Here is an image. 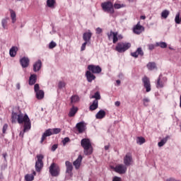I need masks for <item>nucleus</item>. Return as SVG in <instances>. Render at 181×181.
<instances>
[{
	"instance_id": "b1692460",
	"label": "nucleus",
	"mask_w": 181,
	"mask_h": 181,
	"mask_svg": "<svg viewBox=\"0 0 181 181\" xmlns=\"http://www.w3.org/2000/svg\"><path fill=\"white\" fill-rule=\"evenodd\" d=\"M35 94L37 100H43V98H45V91L42 90L35 92Z\"/></svg>"
},
{
	"instance_id": "f3484780",
	"label": "nucleus",
	"mask_w": 181,
	"mask_h": 181,
	"mask_svg": "<svg viewBox=\"0 0 181 181\" xmlns=\"http://www.w3.org/2000/svg\"><path fill=\"white\" fill-rule=\"evenodd\" d=\"M131 56L135 59L138 58V56H141L142 57V56H144V50H142L141 47H139L136 52L131 53Z\"/></svg>"
},
{
	"instance_id": "7c9ffc66",
	"label": "nucleus",
	"mask_w": 181,
	"mask_h": 181,
	"mask_svg": "<svg viewBox=\"0 0 181 181\" xmlns=\"http://www.w3.org/2000/svg\"><path fill=\"white\" fill-rule=\"evenodd\" d=\"M169 138L170 136H167L165 138L163 139L160 142L158 143V146L160 148H162V146H163V145L168 142V139H169Z\"/></svg>"
},
{
	"instance_id": "c756f323",
	"label": "nucleus",
	"mask_w": 181,
	"mask_h": 181,
	"mask_svg": "<svg viewBox=\"0 0 181 181\" xmlns=\"http://www.w3.org/2000/svg\"><path fill=\"white\" fill-rule=\"evenodd\" d=\"M9 11L12 19V23H15V22H16V13L12 9H10Z\"/></svg>"
},
{
	"instance_id": "e2e57ef3",
	"label": "nucleus",
	"mask_w": 181,
	"mask_h": 181,
	"mask_svg": "<svg viewBox=\"0 0 181 181\" xmlns=\"http://www.w3.org/2000/svg\"><path fill=\"white\" fill-rule=\"evenodd\" d=\"M140 19L145 20V19H146V16H140Z\"/></svg>"
},
{
	"instance_id": "4be33fe9",
	"label": "nucleus",
	"mask_w": 181,
	"mask_h": 181,
	"mask_svg": "<svg viewBox=\"0 0 181 181\" xmlns=\"http://www.w3.org/2000/svg\"><path fill=\"white\" fill-rule=\"evenodd\" d=\"M97 108H98V100H94L92 105H90L89 110L90 111H95Z\"/></svg>"
},
{
	"instance_id": "412c9836",
	"label": "nucleus",
	"mask_w": 181,
	"mask_h": 181,
	"mask_svg": "<svg viewBox=\"0 0 181 181\" xmlns=\"http://www.w3.org/2000/svg\"><path fill=\"white\" fill-rule=\"evenodd\" d=\"M42 69V61L39 59L33 64V71L36 73V71H39Z\"/></svg>"
},
{
	"instance_id": "4c0bfd02",
	"label": "nucleus",
	"mask_w": 181,
	"mask_h": 181,
	"mask_svg": "<svg viewBox=\"0 0 181 181\" xmlns=\"http://www.w3.org/2000/svg\"><path fill=\"white\" fill-rule=\"evenodd\" d=\"M91 98H95L96 101H98V100H101V95H100V92H96L94 95H92Z\"/></svg>"
},
{
	"instance_id": "69168bd1",
	"label": "nucleus",
	"mask_w": 181,
	"mask_h": 181,
	"mask_svg": "<svg viewBox=\"0 0 181 181\" xmlns=\"http://www.w3.org/2000/svg\"><path fill=\"white\" fill-rule=\"evenodd\" d=\"M117 39H118V40L122 39V35H118V36H117Z\"/></svg>"
},
{
	"instance_id": "c03bdc74",
	"label": "nucleus",
	"mask_w": 181,
	"mask_h": 181,
	"mask_svg": "<svg viewBox=\"0 0 181 181\" xmlns=\"http://www.w3.org/2000/svg\"><path fill=\"white\" fill-rule=\"evenodd\" d=\"M8 23V21H6V19H3L1 21V25L4 28V29H6V25Z\"/></svg>"
},
{
	"instance_id": "dca6fc26",
	"label": "nucleus",
	"mask_w": 181,
	"mask_h": 181,
	"mask_svg": "<svg viewBox=\"0 0 181 181\" xmlns=\"http://www.w3.org/2000/svg\"><path fill=\"white\" fill-rule=\"evenodd\" d=\"M30 62V60H29V58L26 57H23L20 59V63L23 69H26V67H28Z\"/></svg>"
},
{
	"instance_id": "a18cd8bd",
	"label": "nucleus",
	"mask_w": 181,
	"mask_h": 181,
	"mask_svg": "<svg viewBox=\"0 0 181 181\" xmlns=\"http://www.w3.org/2000/svg\"><path fill=\"white\" fill-rule=\"evenodd\" d=\"M34 91L35 93H37V91H40V86H39L38 83L34 86Z\"/></svg>"
},
{
	"instance_id": "f03ea898",
	"label": "nucleus",
	"mask_w": 181,
	"mask_h": 181,
	"mask_svg": "<svg viewBox=\"0 0 181 181\" xmlns=\"http://www.w3.org/2000/svg\"><path fill=\"white\" fill-rule=\"evenodd\" d=\"M81 145L83 148L84 155L88 156L93 153V146L88 139H83L81 141Z\"/></svg>"
},
{
	"instance_id": "aec40b11",
	"label": "nucleus",
	"mask_w": 181,
	"mask_h": 181,
	"mask_svg": "<svg viewBox=\"0 0 181 181\" xmlns=\"http://www.w3.org/2000/svg\"><path fill=\"white\" fill-rule=\"evenodd\" d=\"M142 30H144V27L139 24H137L134 27L133 32L136 33V35H141V33H142Z\"/></svg>"
},
{
	"instance_id": "603ef678",
	"label": "nucleus",
	"mask_w": 181,
	"mask_h": 181,
	"mask_svg": "<svg viewBox=\"0 0 181 181\" xmlns=\"http://www.w3.org/2000/svg\"><path fill=\"white\" fill-rule=\"evenodd\" d=\"M6 129H8V124H4L3 127V134H6Z\"/></svg>"
},
{
	"instance_id": "864d4df0",
	"label": "nucleus",
	"mask_w": 181,
	"mask_h": 181,
	"mask_svg": "<svg viewBox=\"0 0 181 181\" xmlns=\"http://www.w3.org/2000/svg\"><path fill=\"white\" fill-rule=\"evenodd\" d=\"M114 8L115 9H119V8H121V4H114Z\"/></svg>"
},
{
	"instance_id": "a211bd4d",
	"label": "nucleus",
	"mask_w": 181,
	"mask_h": 181,
	"mask_svg": "<svg viewBox=\"0 0 181 181\" xmlns=\"http://www.w3.org/2000/svg\"><path fill=\"white\" fill-rule=\"evenodd\" d=\"M93 36V33L88 30L87 33H84L83 35V40L86 43H90V40H91V37Z\"/></svg>"
},
{
	"instance_id": "f8f14e48",
	"label": "nucleus",
	"mask_w": 181,
	"mask_h": 181,
	"mask_svg": "<svg viewBox=\"0 0 181 181\" xmlns=\"http://www.w3.org/2000/svg\"><path fill=\"white\" fill-rule=\"evenodd\" d=\"M76 128L79 134H83L86 131V123L84 122H81L76 124Z\"/></svg>"
},
{
	"instance_id": "7ed1b4c3",
	"label": "nucleus",
	"mask_w": 181,
	"mask_h": 181,
	"mask_svg": "<svg viewBox=\"0 0 181 181\" xmlns=\"http://www.w3.org/2000/svg\"><path fill=\"white\" fill-rule=\"evenodd\" d=\"M131 47V43L130 42H119L115 47L116 52H118L119 53H124V52H127L129 48Z\"/></svg>"
},
{
	"instance_id": "f704fd0d",
	"label": "nucleus",
	"mask_w": 181,
	"mask_h": 181,
	"mask_svg": "<svg viewBox=\"0 0 181 181\" xmlns=\"http://www.w3.org/2000/svg\"><path fill=\"white\" fill-rule=\"evenodd\" d=\"M146 140L145 138L140 136L137 137L136 144H139V145H142L143 144H145Z\"/></svg>"
},
{
	"instance_id": "9b49d317",
	"label": "nucleus",
	"mask_w": 181,
	"mask_h": 181,
	"mask_svg": "<svg viewBox=\"0 0 181 181\" xmlns=\"http://www.w3.org/2000/svg\"><path fill=\"white\" fill-rule=\"evenodd\" d=\"M66 173H67L71 177H73V164L70 161H66Z\"/></svg>"
},
{
	"instance_id": "6ab92c4d",
	"label": "nucleus",
	"mask_w": 181,
	"mask_h": 181,
	"mask_svg": "<svg viewBox=\"0 0 181 181\" xmlns=\"http://www.w3.org/2000/svg\"><path fill=\"white\" fill-rule=\"evenodd\" d=\"M86 80H87V81H88V83H92L93 80L95 79V76L94 74H93V72H91L90 71H87L86 72Z\"/></svg>"
},
{
	"instance_id": "a878e982",
	"label": "nucleus",
	"mask_w": 181,
	"mask_h": 181,
	"mask_svg": "<svg viewBox=\"0 0 181 181\" xmlns=\"http://www.w3.org/2000/svg\"><path fill=\"white\" fill-rule=\"evenodd\" d=\"M36 80H37V76H36V74L31 75L29 78L30 86H33V84H35Z\"/></svg>"
},
{
	"instance_id": "c9c22d12",
	"label": "nucleus",
	"mask_w": 181,
	"mask_h": 181,
	"mask_svg": "<svg viewBox=\"0 0 181 181\" xmlns=\"http://www.w3.org/2000/svg\"><path fill=\"white\" fill-rule=\"evenodd\" d=\"M52 135H57V134H60L62 132V129L60 128H54L51 129Z\"/></svg>"
},
{
	"instance_id": "e433bc0d",
	"label": "nucleus",
	"mask_w": 181,
	"mask_h": 181,
	"mask_svg": "<svg viewBox=\"0 0 181 181\" xmlns=\"http://www.w3.org/2000/svg\"><path fill=\"white\" fill-rule=\"evenodd\" d=\"M175 22L177 25H180L181 19H180V13H177L175 18Z\"/></svg>"
},
{
	"instance_id": "c85d7f7f",
	"label": "nucleus",
	"mask_w": 181,
	"mask_h": 181,
	"mask_svg": "<svg viewBox=\"0 0 181 181\" xmlns=\"http://www.w3.org/2000/svg\"><path fill=\"white\" fill-rule=\"evenodd\" d=\"M16 52H18V47H12L9 51L11 57H15V56H16Z\"/></svg>"
},
{
	"instance_id": "a19ab883",
	"label": "nucleus",
	"mask_w": 181,
	"mask_h": 181,
	"mask_svg": "<svg viewBox=\"0 0 181 181\" xmlns=\"http://www.w3.org/2000/svg\"><path fill=\"white\" fill-rule=\"evenodd\" d=\"M118 42V33H115L113 35V43Z\"/></svg>"
},
{
	"instance_id": "39448f33",
	"label": "nucleus",
	"mask_w": 181,
	"mask_h": 181,
	"mask_svg": "<svg viewBox=\"0 0 181 181\" xmlns=\"http://www.w3.org/2000/svg\"><path fill=\"white\" fill-rule=\"evenodd\" d=\"M49 172L53 177H57L60 175V167L54 163H52L49 168Z\"/></svg>"
},
{
	"instance_id": "f257e3e1",
	"label": "nucleus",
	"mask_w": 181,
	"mask_h": 181,
	"mask_svg": "<svg viewBox=\"0 0 181 181\" xmlns=\"http://www.w3.org/2000/svg\"><path fill=\"white\" fill-rule=\"evenodd\" d=\"M18 121V124H24L23 132H26L29 131L31 128L30 119H29V116L28 115H23L13 112L11 114V122L13 124Z\"/></svg>"
},
{
	"instance_id": "09e8293b",
	"label": "nucleus",
	"mask_w": 181,
	"mask_h": 181,
	"mask_svg": "<svg viewBox=\"0 0 181 181\" xmlns=\"http://www.w3.org/2000/svg\"><path fill=\"white\" fill-rule=\"evenodd\" d=\"M115 33V32H112V31H110V33H107V37H108V39H111V37H112V36H114V34Z\"/></svg>"
},
{
	"instance_id": "0e129e2a",
	"label": "nucleus",
	"mask_w": 181,
	"mask_h": 181,
	"mask_svg": "<svg viewBox=\"0 0 181 181\" xmlns=\"http://www.w3.org/2000/svg\"><path fill=\"white\" fill-rule=\"evenodd\" d=\"M116 83H117V86H119V84H121V81L117 80Z\"/></svg>"
},
{
	"instance_id": "ddd939ff",
	"label": "nucleus",
	"mask_w": 181,
	"mask_h": 181,
	"mask_svg": "<svg viewBox=\"0 0 181 181\" xmlns=\"http://www.w3.org/2000/svg\"><path fill=\"white\" fill-rule=\"evenodd\" d=\"M124 163L125 166H129L132 163V155L127 153L124 158Z\"/></svg>"
},
{
	"instance_id": "49530a36",
	"label": "nucleus",
	"mask_w": 181,
	"mask_h": 181,
	"mask_svg": "<svg viewBox=\"0 0 181 181\" xmlns=\"http://www.w3.org/2000/svg\"><path fill=\"white\" fill-rule=\"evenodd\" d=\"M87 43H88V42H83V44H82V46H81V52H84V50H86V46H87Z\"/></svg>"
},
{
	"instance_id": "2f4dec72",
	"label": "nucleus",
	"mask_w": 181,
	"mask_h": 181,
	"mask_svg": "<svg viewBox=\"0 0 181 181\" xmlns=\"http://www.w3.org/2000/svg\"><path fill=\"white\" fill-rule=\"evenodd\" d=\"M80 101V98L77 95H72L71 97V103L74 104L76 103H78Z\"/></svg>"
},
{
	"instance_id": "4468645a",
	"label": "nucleus",
	"mask_w": 181,
	"mask_h": 181,
	"mask_svg": "<svg viewBox=\"0 0 181 181\" xmlns=\"http://www.w3.org/2000/svg\"><path fill=\"white\" fill-rule=\"evenodd\" d=\"M51 135H53V132H52V129H47L42 134L40 144H43L45 142V140L47 136H51Z\"/></svg>"
},
{
	"instance_id": "2eb2a0df",
	"label": "nucleus",
	"mask_w": 181,
	"mask_h": 181,
	"mask_svg": "<svg viewBox=\"0 0 181 181\" xmlns=\"http://www.w3.org/2000/svg\"><path fill=\"white\" fill-rule=\"evenodd\" d=\"M82 160H83V156H81V155H79L77 159L75 161H74L73 165L75 169H76V170H78V169H80V166H81Z\"/></svg>"
},
{
	"instance_id": "052dcab7",
	"label": "nucleus",
	"mask_w": 181,
	"mask_h": 181,
	"mask_svg": "<svg viewBox=\"0 0 181 181\" xmlns=\"http://www.w3.org/2000/svg\"><path fill=\"white\" fill-rule=\"evenodd\" d=\"M17 90H21V83H17L16 86Z\"/></svg>"
},
{
	"instance_id": "680f3d73",
	"label": "nucleus",
	"mask_w": 181,
	"mask_h": 181,
	"mask_svg": "<svg viewBox=\"0 0 181 181\" xmlns=\"http://www.w3.org/2000/svg\"><path fill=\"white\" fill-rule=\"evenodd\" d=\"M105 151H108V149H110V145L105 146Z\"/></svg>"
},
{
	"instance_id": "5fc2aeb1",
	"label": "nucleus",
	"mask_w": 181,
	"mask_h": 181,
	"mask_svg": "<svg viewBox=\"0 0 181 181\" xmlns=\"http://www.w3.org/2000/svg\"><path fill=\"white\" fill-rule=\"evenodd\" d=\"M166 181H180V180H176L175 178H173V177H170V178H168Z\"/></svg>"
},
{
	"instance_id": "ea45409f",
	"label": "nucleus",
	"mask_w": 181,
	"mask_h": 181,
	"mask_svg": "<svg viewBox=\"0 0 181 181\" xmlns=\"http://www.w3.org/2000/svg\"><path fill=\"white\" fill-rule=\"evenodd\" d=\"M149 101H151V100L148 98H145L143 99V104H144V107H148V105L149 104Z\"/></svg>"
},
{
	"instance_id": "473e14b6",
	"label": "nucleus",
	"mask_w": 181,
	"mask_h": 181,
	"mask_svg": "<svg viewBox=\"0 0 181 181\" xmlns=\"http://www.w3.org/2000/svg\"><path fill=\"white\" fill-rule=\"evenodd\" d=\"M35 180V176L32 174H27L25 175V181H33Z\"/></svg>"
},
{
	"instance_id": "423d86ee",
	"label": "nucleus",
	"mask_w": 181,
	"mask_h": 181,
	"mask_svg": "<svg viewBox=\"0 0 181 181\" xmlns=\"http://www.w3.org/2000/svg\"><path fill=\"white\" fill-rule=\"evenodd\" d=\"M101 7L104 12H107V13H114V5L111 1H107L101 4Z\"/></svg>"
},
{
	"instance_id": "3c124183",
	"label": "nucleus",
	"mask_w": 181,
	"mask_h": 181,
	"mask_svg": "<svg viewBox=\"0 0 181 181\" xmlns=\"http://www.w3.org/2000/svg\"><path fill=\"white\" fill-rule=\"evenodd\" d=\"M95 30H96L97 35H100V33H103V29H101L100 28H96Z\"/></svg>"
},
{
	"instance_id": "37998d69",
	"label": "nucleus",
	"mask_w": 181,
	"mask_h": 181,
	"mask_svg": "<svg viewBox=\"0 0 181 181\" xmlns=\"http://www.w3.org/2000/svg\"><path fill=\"white\" fill-rule=\"evenodd\" d=\"M59 88H63V87H66V82L64 81H59L58 84Z\"/></svg>"
},
{
	"instance_id": "6e6552de",
	"label": "nucleus",
	"mask_w": 181,
	"mask_h": 181,
	"mask_svg": "<svg viewBox=\"0 0 181 181\" xmlns=\"http://www.w3.org/2000/svg\"><path fill=\"white\" fill-rule=\"evenodd\" d=\"M142 82L144 83V87L146 88V93H149L151 91V81L149 80V78L148 76H145L142 78Z\"/></svg>"
},
{
	"instance_id": "1a4fd4ad",
	"label": "nucleus",
	"mask_w": 181,
	"mask_h": 181,
	"mask_svg": "<svg viewBox=\"0 0 181 181\" xmlns=\"http://www.w3.org/2000/svg\"><path fill=\"white\" fill-rule=\"evenodd\" d=\"M166 77H163L162 74H160L158 78L157 79L156 87L157 88H163L165 83L166 81Z\"/></svg>"
},
{
	"instance_id": "cd10ccee",
	"label": "nucleus",
	"mask_w": 181,
	"mask_h": 181,
	"mask_svg": "<svg viewBox=\"0 0 181 181\" xmlns=\"http://www.w3.org/2000/svg\"><path fill=\"white\" fill-rule=\"evenodd\" d=\"M146 67L150 71L155 70V69H157L156 63H155V62H148L146 65Z\"/></svg>"
},
{
	"instance_id": "bb28decb",
	"label": "nucleus",
	"mask_w": 181,
	"mask_h": 181,
	"mask_svg": "<svg viewBox=\"0 0 181 181\" xmlns=\"http://www.w3.org/2000/svg\"><path fill=\"white\" fill-rule=\"evenodd\" d=\"M47 5L48 8L54 9L56 5V0H47Z\"/></svg>"
},
{
	"instance_id": "bf43d9fd",
	"label": "nucleus",
	"mask_w": 181,
	"mask_h": 181,
	"mask_svg": "<svg viewBox=\"0 0 181 181\" xmlns=\"http://www.w3.org/2000/svg\"><path fill=\"white\" fill-rule=\"evenodd\" d=\"M2 156H3L4 159V160H6V156H8V153H4L2 154Z\"/></svg>"
},
{
	"instance_id": "79ce46f5",
	"label": "nucleus",
	"mask_w": 181,
	"mask_h": 181,
	"mask_svg": "<svg viewBox=\"0 0 181 181\" xmlns=\"http://www.w3.org/2000/svg\"><path fill=\"white\" fill-rule=\"evenodd\" d=\"M56 46H57V44H56V42L52 41L49 45V49H54V47H56Z\"/></svg>"
},
{
	"instance_id": "393cba45",
	"label": "nucleus",
	"mask_w": 181,
	"mask_h": 181,
	"mask_svg": "<svg viewBox=\"0 0 181 181\" xmlns=\"http://www.w3.org/2000/svg\"><path fill=\"white\" fill-rule=\"evenodd\" d=\"M105 117V111L100 110L95 115L97 119H103Z\"/></svg>"
},
{
	"instance_id": "20e7f679",
	"label": "nucleus",
	"mask_w": 181,
	"mask_h": 181,
	"mask_svg": "<svg viewBox=\"0 0 181 181\" xmlns=\"http://www.w3.org/2000/svg\"><path fill=\"white\" fill-rule=\"evenodd\" d=\"M37 160L35 162V170L36 172H42V169H43L44 163L43 159H45V156L43 154H38L36 156Z\"/></svg>"
},
{
	"instance_id": "9d476101",
	"label": "nucleus",
	"mask_w": 181,
	"mask_h": 181,
	"mask_svg": "<svg viewBox=\"0 0 181 181\" xmlns=\"http://www.w3.org/2000/svg\"><path fill=\"white\" fill-rule=\"evenodd\" d=\"M115 172L119 175H124L127 173V166L122 164L117 165L115 167Z\"/></svg>"
},
{
	"instance_id": "72a5a7b5",
	"label": "nucleus",
	"mask_w": 181,
	"mask_h": 181,
	"mask_svg": "<svg viewBox=\"0 0 181 181\" xmlns=\"http://www.w3.org/2000/svg\"><path fill=\"white\" fill-rule=\"evenodd\" d=\"M156 46H159L161 49H166V47H168V44L163 42H156Z\"/></svg>"
},
{
	"instance_id": "58836bf2",
	"label": "nucleus",
	"mask_w": 181,
	"mask_h": 181,
	"mask_svg": "<svg viewBox=\"0 0 181 181\" xmlns=\"http://www.w3.org/2000/svg\"><path fill=\"white\" fill-rule=\"evenodd\" d=\"M161 16L164 19H166V18H168V16H169V11H168V10L163 11V12L161 13Z\"/></svg>"
},
{
	"instance_id": "13d9d810",
	"label": "nucleus",
	"mask_w": 181,
	"mask_h": 181,
	"mask_svg": "<svg viewBox=\"0 0 181 181\" xmlns=\"http://www.w3.org/2000/svg\"><path fill=\"white\" fill-rule=\"evenodd\" d=\"M115 105L116 107H119V106L121 105V102H119V101H116V102L115 103Z\"/></svg>"
},
{
	"instance_id": "5701e85b",
	"label": "nucleus",
	"mask_w": 181,
	"mask_h": 181,
	"mask_svg": "<svg viewBox=\"0 0 181 181\" xmlns=\"http://www.w3.org/2000/svg\"><path fill=\"white\" fill-rule=\"evenodd\" d=\"M77 111H78V108L73 106L68 114L69 117H70L71 118V117H74V115L77 114Z\"/></svg>"
},
{
	"instance_id": "4d7b16f0",
	"label": "nucleus",
	"mask_w": 181,
	"mask_h": 181,
	"mask_svg": "<svg viewBox=\"0 0 181 181\" xmlns=\"http://www.w3.org/2000/svg\"><path fill=\"white\" fill-rule=\"evenodd\" d=\"M112 181H121V177H114Z\"/></svg>"
},
{
	"instance_id": "0eeeda50",
	"label": "nucleus",
	"mask_w": 181,
	"mask_h": 181,
	"mask_svg": "<svg viewBox=\"0 0 181 181\" xmlns=\"http://www.w3.org/2000/svg\"><path fill=\"white\" fill-rule=\"evenodd\" d=\"M88 71L93 73V74H100V73L103 71V69L100 68V66L93 64H90L88 66Z\"/></svg>"
},
{
	"instance_id": "6e6d98bb",
	"label": "nucleus",
	"mask_w": 181,
	"mask_h": 181,
	"mask_svg": "<svg viewBox=\"0 0 181 181\" xmlns=\"http://www.w3.org/2000/svg\"><path fill=\"white\" fill-rule=\"evenodd\" d=\"M148 49L149 50H153V49H155V45H153V44L149 45Z\"/></svg>"
},
{
	"instance_id": "8fccbe9b",
	"label": "nucleus",
	"mask_w": 181,
	"mask_h": 181,
	"mask_svg": "<svg viewBox=\"0 0 181 181\" xmlns=\"http://www.w3.org/2000/svg\"><path fill=\"white\" fill-rule=\"evenodd\" d=\"M59 147V145L57 144H54L52 148H51V151L52 152H54V151H56V149H57V148Z\"/></svg>"
},
{
	"instance_id": "338daca9",
	"label": "nucleus",
	"mask_w": 181,
	"mask_h": 181,
	"mask_svg": "<svg viewBox=\"0 0 181 181\" xmlns=\"http://www.w3.org/2000/svg\"><path fill=\"white\" fill-rule=\"evenodd\" d=\"M128 1H129V2H132L134 0H128Z\"/></svg>"
},
{
	"instance_id": "de8ad7c7",
	"label": "nucleus",
	"mask_w": 181,
	"mask_h": 181,
	"mask_svg": "<svg viewBox=\"0 0 181 181\" xmlns=\"http://www.w3.org/2000/svg\"><path fill=\"white\" fill-rule=\"evenodd\" d=\"M67 142H70V139L69 137H65L64 141H62L63 145H66Z\"/></svg>"
}]
</instances>
